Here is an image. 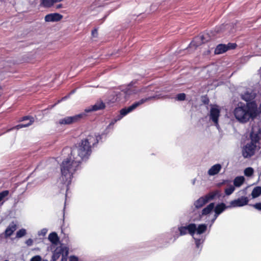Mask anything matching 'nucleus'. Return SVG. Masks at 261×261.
Here are the masks:
<instances>
[{"mask_svg": "<svg viewBox=\"0 0 261 261\" xmlns=\"http://www.w3.org/2000/svg\"><path fill=\"white\" fill-rule=\"evenodd\" d=\"M207 229V225L205 224H199L198 227L196 226L195 232L198 234L203 233L206 231Z\"/></svg>", "mask_w": 261, "mask_h": 261, "instance_id": "obj_23", "label": "nucleus"}, {"mask_svg": "<svg viewBox=\"0 0 261 261\" xmlns=\"http://www.w3.org/2000/svg\"><path fill=\"white\" fill-rule=\"evenodd\" d=\"M226 208L225 204L224 203H221L216 205L215 208V219L217 218L218 215L223 212Z\"/></svg>", "mask_w": 261, "mask_h": 261, "instance_id": "obj_19", "label": "nucleus"}, {"mask_svg": "<svg viewBox=\"0 0 261 261\" xmlns=\"http://www.w3.org/2000/svg\"><path fill=\"white\" fill-rule=\"evenodd\" d=\"M61 6H62V5H61V4H60V5H59L57 6V8H61Z\"/></svg>", "mask_w": 261, "mask_h": 261, "instance_id": "obj_46", "label": "nucleus"}, {"mask_svg": "<svg viewBox=\"0 0 261 261\" xmlns=\"http://www.w3.org/2000/svg\"><path fill=\"white\" fill-rule=\"evenodd\" d=\"M257 108L255 102H248L246 104L239 102L234 110V115L239 122L246 123L250 118H254L257 116Z\"/></svg>", "mask_w": 261, "mask_h": 261, "instance_id": "obj_3", "label": "nucleus"}, {"mask_svg": "<svg viewBox=\"0 0 261 261\" xmlns=\"http://www.w3.org/2000/svg\"><path fill=\"white\" fill-rule=\"evenodd\" d=\"M62 17V15L59 13H51L46 15L44 19L46 22H56L60 20Z\"/></svg>", "mask_w": 261, "mask_h": 261, "instance_id": "obj_14", "label": "nucleus"}, {"mask_svg": "<svg viewBox=\"0 0 261 261\" xmlns=\"http://www.w3.org/2000/svg\"><path fill=\"white\" fill-rule=\"evenodd\" d=\"M227 51V48L226 47V44H219L216 46L214 53L216 55H219L224 53Z\"/></svg>", "mask_w": 261, "mask_h": 261, "instance_id": "obj_18", "label": "nucleus"}, {"mask_svg": "<svg viewBox=\"0 0 261 261\" xmlns=\"http://www.w3.org/2000/svg\"><path fill=\"white\" fill-rule=\"evenodd\" d=\"M49 240L53 243H56L58 241V237L56 232H51L48 236Z\"/></svg>", "mask_w": 261, "mask_h": 261, "instance_id": "obj_26", "label": "nucleus"}, {"mask_svg": "<svg viewBox=\"0 0 261 261\" xmlns=\"http://www.w3.org/2000/svg\"><path fill=\"white\" fill-rule=\"evenodd\" d=\"M155 97L154 96H150L146 98H142L138 101L134 102L128 108H125L121 109L120 111V114L117 115L114 119L117 121H119L121 120L123 117L127 115L128 113L131 112L135 109H136L140 105L143 104L144 103L147 102L148 100L151 99Z\"/></svg>", "mask_w": 261, "mask_h": 261, "instance_id": "obj_4", "label": "nucleus"}, {"mask_svg": "<svg viewBox=\"0 0 261 261\" xmlns=\"http://www.w3.org/2000/svg\"><path fill=\"white\" fill-rule=\"evenodd\" d=\"M100 135L91 134L72 148L70 155L63 161L61 165V181L63 186L61 190H68L74 173L80 168L82 161L87 160L92 153V148L94 147L101 139Z\"/></svg>", "mask_w": 261, "mask_h": 261, "instance_id": "obj_1", "label": "nucleus"}, {"mask_svg": "<svg viewBox=\"0 0 261 261\" xmlns=\"http://www.w3.org/2000/svg\"><path fill=\"white\" fill-rule=\"evenodd\" d=\"M256 145L253 143H247L242 150V155L245 158H250L255 153Z\"/></svg>", "mask_w": 261, "mask_h": 261, "instance_id": "obj_7", "label": "nucleus"}, {"mask_svg": "<svg viewBox=\"0 0 261 261\" xmlns=\"http://www.w3.org/2000/svg\"><path fill=\"white\" fill-rule=\"evenodd\" d=\"M69 261H79V258L75 256H70Z\"/></svg>", "mask_w": 261, "mask_h": 261, "instance_id": "obj_40", "label": "nucleus"}, {"mask_svg": "<svg viewBox=\"0 0 261 261\" xmlns=\"http://www.w3.org/2000/svg\"><path fill=\"white\" fill-rule=\"evenodd\" d=\"M22 120L23 121H28V122H24L23 123L19 124L16 125V126H15L14 127H13V129L16 128L17 129H20V128H21L23 127H28L29 126L31 125L34 121V118L32 117H29V116L24 117L22 118ZM11 129H12V128L10 129V130H11Z\"/></svg>", "mask_w": 261, "mask_h": 261, "instance_id": "obj_12", "label": "nucleus"}, {"mask_svg": "<svg viewBox=\"0 0 261 261\" xmlns=\"http://www.w3.org/2000/svg\"><path fill=\"white\" fill-rule=\"evenodd\" d=\"M218 191L211 192L205 195L204 196L200 197L195 201L194 205L197 208L202 207L208 201L214 199L218 195Z\"/></svg>", "mask_w": 261, "mask_h": 261, "instance_id": "obj_5", "label": "nucleus"}, {"mask_svg": "<svg viewBox=\"0 0 261 261\" xmlns=\"http://www.w3.org/2000/svg\"><path fill=\"white\" fill-rule=\"evenodd\" d=\"M26 233V230L24 228H22L17 231L16 237V238H20L24 236Z\"/></svg>", "mask_w": 261, "mask_h": 261, "instance_id": "obj_30", "label": "nucleus"}, {"mask_svg": "<svg viewBox=\"0 0 261 261\" xmlns=\"http://www.w3.org/2000/svg\"><path fill=\"white\" fill-rule=\"evenodd\" d=\"M136 82L132 81L127 86L125 91H122L119 94L116 95V100L122 101L126 100L128 98L130 95L134 94H146L147 97L144 98H148V97L152 96L150 95L151 92L155 91L154 88L152 85H149L148 86L143 87L141 88H138L134 86ZM170 92L168 94L163 95V94H156L152 95L155 97L151 99V100L159 98H174L175 100H179V93L178 90H171V91H168ZM150 100V99H149ZM149 101L148 100L147 101Z\"/></svg>", "mask_w": 261, "mask_h": 261, "instance_id": "obj_2", "label": "nucleus"}, {"mask_svg": "<svg viewBox=\"0 0 261 261\" xmlns=\"http://www.w3.org/2000/svg\"><path fill=\"white\" fill-rule=\"evenodd\" d=\"M9 193L8 190H5L0 193V202L6 197H7Z\"/></svg>", "mask_w": 261, "mask_h": 261, "instance_id": "obj_32", "label": "nucleus"}, {"mask_svg": "<svg viewBox=\"0 0 261 261\" xmlns=\"http://www.w3.org/2000/svg\"><path fill=\"white\" fill-rule=\"evenodd\" d=\"M116 122H117V121L114 118V119L112 120V121L110 122V123L108 125L107 129H108L111 126L113 125Z\"/></svg>", "mask_w": 261, "mask_h": 261, "instance_id": "obj_41", "label": "nucleus"}, {"mask_svg": "<svg viewBox=\"0 0 261 261\" xmlns=\"http://www.w3.org/2000/svg\"><path fill=\"white\" fill-rule=\"evenodd\" d=\"M105 107V105L102 101H98L95 103V105L91 106L90 107H89L88 108H86L85 110V112L84 113L86 114L87 113H89L92 111H98L104 109Z\"/></svg>", "mask_w": 261, "mask_h": 261, "instance_id": "obj_11", "label": "nucleus"}, {"mask_svg": "<svg viewBox=\"0 0 261 261\" xmlns=\"http://www.w3.org/2000/svg\"><path fill=\"white\" fill-rule=\"evenodd\" d=\"M245 181L244 176H240L236 177L233 180V186L236 187H240Z\"/></svg>", "mask_w": 261, "mask_h": 261, "instance_id": "obj_22", "label": "nucleus"}, {"mask_svg": "<svg viewBox=\"0 0 261 261\" xmlns=\"http://www.w3.org/2000/svg\"><path fill=\"white\" fill-rule=\"evenodd\" d=\"M68 254V251L67 249V248H66V249L64 252V253H63V254L61 256L62 258H61V261H67Z\"/></svg>", "mask_w": 261, "mask_h": 261, "instance_id": "obj_33", "label": "nucleus"}, {"mask_svg": "<svg viewBox=\"0 0 261 261\" xmlns=\"http://www.w3.org/2000/svg\"><path fill=\"white\" fill-rule=\"evenodd\" d=\"M75 90H74L70 92V94H71L74 93L75 92Z\"/></svg>", "mask_w": 261, "mask_h": 261, "instance_id": "obj_45", "label": "nucleus"}, {"mask_svg": "<svg viewBox=\"0 0 261 261\" xmlns=\"http://www.w3.org/2000/svg\"><path fill=\"white\" fill-rule=\"evenodd\" d=\"M92 34L93 36H95V35H96L97 34V30L96 29H94V30L92 31Z\"/></svg>", "mask_w": 261, "mask_h": 261, "instance_id": "obj_43", "label": "nucleus"}, {"mask_svg": "<svg viewBox=\"0 0 261 261\" xmlns=\"http://www.w3.org/2000/svg\"><path fill=\"white\" fill-rule=\"evenodd\" d=\"M255 97V94L252 92L246 91L244 94L241 95L242 99L248 102H254L252 101Z\"/></svg>", "mask_w": 261, "mask_h": 261, "instance_id": "obj_16", "label": "nucleus"}, {"mask_svg": "<svg viewBox=\"0 0 261 261\" xmlns=\"http://www.w3.org/2000/svg\"><path fill=\"white\" fill-rule=\"evenodd\" d=\"M171 232L174 236V239H177L179 237V226H177V227H173Z\"/></svg>", "mask_w": 261, "mask_h": 261, "instance_id": "obj_28", "label": "nucleus"}, {"mask_svg": "<svg viewBox=\"0 0 261 261\" xmlns=\"http://www.w3.org/2000/svg\"><path fill=\"white\" fill-rule=\"evenodd\" d=\"M47 232V229L46 228H43L38 232V235L44 236L46 235Z\"/></svg>", "mask_w": 261, "mask_h": 261, "instance_id": "obj_36", "label": "nucleus"}, {"mask_svg": "<svg viewBox=\"0 0 261 261\" xmlns=\"http://www.w3.org/2000/svg\"><path fill=\"white\" fill-rule=\"evenodd\" d=\"M249 202V199L247 197L242 196L241 198H238L232 200L230 204L231 206L241 207L247 205Z\"/></svg>", "mask_w": 261, "mask_h": 261, "instance_id": "obj_9", "label": "nucleus"}, {"mask_svg": "<svg viewBox=\"0 0 261 261\" xmlns=\"http://www.w3.org/2000/svg\"><path fill=\"white\" fill-rule=\"evenodd\" d=\"M215 204L214 203H211L208 205L206 206L205 208H204L201 212V215H206L209 214L214 208Z\"/></svg>", "mask_w": 261, "mask_h": 261, "instance_id": "obj_21", "label": "nucleus"}, {"mask_svg": "<svg viewBox=\"0 0 261 261\" xmlns=\"http://www.w3.org/2000/svg\"><path fill=\"white\" fill-rule=\"evenodd\" d=\"M196 224L194 223H191L185 227H180V236L186 234L187 232L193 236L195 233Z\"/></svg>", "mask_w": 261, "mask_h": 261, "instance_id": "obj_10", "label": "nucleus"}, {"mask_svg": "<svg viewBox=\"0 0 261 261\" xmlns=\"http://www.w3.org/2000/svg\"><path fill=\"white\" fill-rule=\"evenodd\" d=\"M63 0H42V4L45 7H50L54 3L62 1Z\"/></svg>", "mask_w": 261, "mask_h": 261, "instance_id": "obj_24", "label": "nucleus"}, {"mask_svg": "<svg viewBox=\"0 0 261 261\" xmlns=\"http://www.w3.org/2000/svg\"><path fill=\"white\" fill-rule=\"evenodd\" d=\"M226 45L227 48V50L235 49L237 46V44L234 43H228L227 44H226Z\"/></svg>", "mask_w": 261, "mask_h": 261, "instance_id": "obj_34", "label": "nucleus"}, {"mask_svg": "<svg viewBox=\"0 0 261 261\" xmlns=\"http://www.w3.org/2000/svg\"><path fill=\"white\" fill-rule=\"evenodd\" d=\"M201 100L202 103L205 105H208L210 102V99L207 95L202 96Z\"/></svg>", "mask_w": 261, "mask_h": 261, "instance_id": "obj_31", "label": "nucleus"}, {"mask_svg": "<svg viewBox=\"0 0 261 261\" xmlns=\"http://www.w3.org/2000/svg\"><path fill=\"white\" fill-rule=\"evenodd\" d=\"M186 97V95L185 93H180V101L185 100Z\"/></svg>", "mask_w": 261, "mask_h": 261, "instance_id": "obj_42", "label": "nucleus"}, {"mask_svg": "<svg viewBox=\"0 0 261 261\" xmlns=\"http://www.w3.org/2000/svg\"><path fill=\"white\" fill-rule=\"evenodd\" d=\"M86 116V114L85 113H81L73 116H68L60 119L58 122L59 124L63 125L71 124L77 122Z\"/></svg>", "mask_w": 261, "mask_h": 261, "instance_id": "obj_6", "label": "nucleus"}, {"mask_svg": "<svg viewBox=\"0 0 261 261\" xmlns=\"http://www.w3.org/2000/svg\"><path fill=\"white\" fill-rule=\"evenodd\" d=\"M42 258L40 255H35L33 256L30 261H41Z\"/></svg>", "mask_w": 261, "mask_h": 261, "instance_id": "obj_35", "label": "nucleus"}, {"mask_svg": "<svg viewBox=\"0 0 261 261\" xmlns=\"http://www.w3.org/2000/svg\"><path fill=\"white\" fill-rule=\"evenodd\" d=\"M4 261H9V260H4Z\"/></svg>", "mask_w": 261, "mask_h": 261, "instance_id": "obj_50", "label": "nucleus"}, {"mask_svg": "<svg viewBox=\"0 0 261 261\" xmlns=\"http://www.w3.org/2000/svg\"><path fill=\"white\" fill-rule=\"evenodd\" d=\"M66 249V247H63L61 246L58 247L54 251L51 260L52 261H57L59 258L62 256L63 253Z\"/></svg>", "mask_w": 261, "mask_h": 261, "instance_id": "obj_15", "label": "nucleus"}, {"mask_svg": "<svg viewBox=\"0 0 261 261\" xmlns=\"http://www.w3.org/2000/svg\"><path fill=\"white\" fill-rule=\"evenodd\" d=\"M253 172H254V170L251 167L246 168L244 170V174L246 176H248L249 177V176H252L253 175Z\"/></svg>", "mask_w": 261, "mask_h": 261, "instance_id": "obj_29", "label": "nucleus"}, {"mask_svg": "<svg viewBox=\"0 0 261 261\" xmlns=\"http://www.w3.org/2000/svg\"><path fill=\"white\" fill-rule=\"evenodd\" d=\"M261 195V187H255L251 193V196L252 198H255Z\"/></svg>", "mask_w": 261, "mask_h": 261, "instance_id": "obj_25", "label": "nucleus"}, {"mask_svg": "<svg viewBox=\"0 0 261 261\" xmlns=\"http://www.w3.org/2000/svg\"><path fill=\"white\" fill-rule=\"evenodd\" d=\"M17 229V224L14 222H12L7 227L4 235L6 238L10 237Z\"/></svg>", "mask_w": 261, "mask_h": 261, "instance_id": "obj_13", "label": "nucleus"}, {"mask_svg": "<svg viewBox=\"0 0 261 261\" xmlns=\"http://www.w3.org/2000/svg\"><path fill=\"white\" fill-rule=\"evenodd\" d=\"M196 247L198 248L201 243V240L199 239H194Z\"/></svg>", "mask_w": 261, "mask_h": 261, "instance_id": "obj_38", "label": "nucleus"}, {"mask_svg": "<svg viewBox=\"0 0 261 261\" xmlns=\"http://www.w3.org/2000/svg\"><path fill=\"white\" fill-rule=\"evenodd\" d=\"M259 110H260V112L261 113V103H260V105L259 106Z\"/></svg>", "mask_w": 261, "mask_h": 261, "instance_id": "obj_47", "label": "nucleus"}, {"mask_svg": "<svg viewBox=\"0 0 261 261\" xmlns=\"http://www.w3.org/2000/svg\"><path fill=\"white\" fill-rule=\"evenodd\" d=\"M260 130L258 133H254L253 131H252L250 133V138H251V142L250 143H253V144H255L259 141L260 139L259 137Z\"/></svg>", "mask_w": 261, "mask_h": 261, "instance_id": "obj_20", "label": "nucleus"}, {"mask_svg": "<svg viewBox=\"0 0 261 261\" xmlns=\"http://www.w3.org/2000/svg\"><path fill=\"white\" fill-rule=\"evenodd\" d=\"M69 96V95H68V96L64 97L63 98H62V100L67 99Z\"/></svg>", "mask_w": 261, "mask_h": 261, "instance_id": "obj_44", "label": "nucleus"}, {"mask_svg": "<svg viewBox=\"0 0 261 261\" xmlns=\"http://www.w3.org/2000/svg\"><path fill=\"white\" fill-rule=\"evenodd\" d=\"M252 206L257 210L261 211V203H256L254 204H252Z\"/></svg>", "mask_w": 261, "mask_h": 261, "instance_id": "obj_37", "label": "nucleus"}, {"mask_svg": "<svg viewBox=\"0 0 261 261\" xmlns=\"http://www.w3.org/2000/svg\"><path fill=\"white\" fill-rule=\"evenodd\" d=\"M33 241L32 239H28L25 242L26 244L29 246H32L33 244Z\"/></svg>", "mask_w": 261, "mask_h": 261, "instance_id": "obj_39", "label": "nucleus"}, {"mask_svg": "<svg viewBox=\"0 0 261 261\" xmlns=\"http://www.w3.org/2000/svg\"><path fill=\"white\" fill-rule=\"evenodd\" d=\"M3 234H0V238L2 237Z\"/></svg>", "mask_w": 261, "mask_h": 261, "instance_id": "obj_48", "label": "nucleus"}, {"mask_svg": "<svg viewBox=\"0 0 261 261\" xmlns=\"http://www.w3.org/2000/svg\"><path fill=\"white\" fill-rule=\"evenodd\" d=\"M234 187L232 185H230L225 189L224 192L226 195H230L234 192Z\"/></svg>", "mask_w": 261, "mask_h": 261, "instance_id": "obj_27", "label": "nucleus"}, {"mask_svg": "<svg viewBox=\"0 0 261 261\" xmlns=\"http://www.w3.org/2000/svg\"><path fill=\"white\" fill-rule=\"evenodd\" d=\"M222 167L221 165L219 164H217L211 167V168L208 170V174L210 175H215L217 174H218L220 170L221 169Z\"/></svg>", "mask_w": 261, "mask_h": 261, "instance_id": "obj_17", "label": "nucleus"}, {"mask_svg": "<svg viewBox=\"0 0 261 261\" xmlns=\"http://www.w3.org/2000/svg\"><path fill=\"white\" fill-rule=\"evenodd\" d=\"M43 261H48L47 259H43Z\"/></svg>", "mask_w": 261, "mask_h": 261, "instance_id": "obj_49", "label": "nucleus"}, {"mask_svg": "<svg viewBox=\"0 0 261 261\" xmlns=\"http://www.w3.org/2000/svg\"><path fill=\"white\" fill-rule=\"evenodd\" d=\"M220 116V110L216 107H212L210 112V117L216 126H219V118Z\"/></svg>", "mask_w": 261, "mask_h": 261, "instance_id": "obj_8", "label": "nucleus"}]
</instances>
